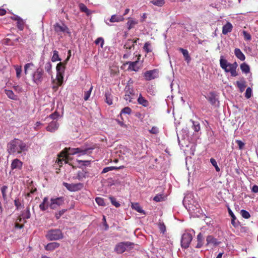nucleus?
Wrapping results in <instances>:
<instances>
[{"label": "nucleus", "instance_id": "11", "mask_svg": "<svg viewBox=\"0 0 258 258\" xmlns=\"http://www.w3.org/2000/svg\"><path fill=\"white\" fill-rule=\"evenodd\" d=\"M64 200L63 197H59L57 198H52L50 200V204L49 207L52 209H56L59 206L63 204Z\"/></svg>", "mask_w": 258, "mask_h": 258}, {"label": "nucleus", "instance_id": "45", "mask_svg": "<svg viewBox=\"0 0 258 258\" xmlns=\"http://www.w3.org/2000/svg\"><path fill=\"white\" fill-rule=\"evenodd\" d=\"M240 214L245 219H248L250 217L249 212L245 210H241L240 211Z\"/></svg>", "mask_w": 258, "mask_h": 258}, {"label": "nucleus", "instance_id": "53", "mask_svg": "<svg viewBox=\"0 0 258 258\" xmlns=\"http://www.w3.org/2000/svg\"><path fill=\"white\" fill-rule=\"evenodd\" d=\"M110 200L113 205L117 208L120 206V204L116 201V199L113 197H110Z\"/></svg>", "mask_w": 258, "mask_h": 258}, {"label": "nucleus", "instance_id": "64", "mask_svg": "<svg viewBox=\"0 0 258 258\" xmlns=\"http://www.w3.org/2000/svg\"><path fill=\"white\" fill-rule=\"evenodd\" d=\"M251 190L254 193L258 192V186L256 185H254L251 188Z\"/></svg>", "mask_w": 258, "mask_h": 258}, {"label": "nucleus", "instance_id": "7", "mask_svg": "<svg viewBox=\"0 0 258 258\" xmlns=\"http://www.w3.org/2000/svg\"><path fill=\"white\" fill-rule=\"evenodd\" d=\"M133 245V243L129 241L119 242L116 245L114 250L118 254H121L124 252L127 247Z\"/></svg>", "mask_w": 258, "mask_h": 258}, {"label": "nucleus", "instance_id": "39", "mask_svg": "<svg viewBox=\"0 0 258 258\" xmlns=\"http://www.w3.org/2000/svg\"><path fill=\"white\" fill-rule=\"evenodd\" d=\"M14 67L16 72V76L19 79L21 77V74L22 72V67L21 66H19L18 65L15 66Z\"/></svg>", "mask_w": 258, "mask_h": 258}, {"label": "nucleus", "instance_id": "19", "mask_svg": "<svg viewBox=\"0 0 258 258\" xmlns=\"http://www.w3.org/2000/svg\"><path fill=\"white\" fill-rule=\"evenodd\" d=\"M60 246L59 243L56 242H52L48 243L45 246V249L48 251H52L58 248Z\"/></svg>", "mask_w": 258, "mask_h": 258}, {"label": "nucleus", "instance_id": "28", "mask_svg": "<svg viewBox=\"0 0 258 258\" xmlns=\"http://www.w3.org/2000/svg\"><path fill=\"white\" fill-rule=\"evenodd\" d=\"M190 121L192 123V128L195 132H198L201 130L200 123L199 121H194L192 119H190Z\"/></svg>", "mask_w": 258, "mask_h": 258}, {"label": "nucleus", "instance_id": "49", "mask_svg": "<svg viewBox=\"0 0 258 258\" xmlns=\"http://www.w3.org/2000/svg\"><path fill=\"white\" fill-rule=\"evenodd\" d=\"M252 95V90L250 87H248L245 93V97L247 99H249L251 97Z\"/></svg>", "mask_w": 258, "mask_h": 258}, {"label": "nucleus", "instance_id": "61", "mask_svg": "<svg viewBox=\"0 0 258 258\" xmlns=\"http://www.w3.org/2000/svg\"><path fill=\"white\" fill-rule=\"evenodd\" d=\"M14 204L17 209H20V207L21 206V204L20 202L19 201V199H16L14 201Z\"/></svg>", "mask_w": 258, "mask_h": 258}, {"label": "nucleus", "instance_id": "26", "mask_svg": "<svg viewBox=\"0 0 258 258\" xmlns=\"http://www.w3.org/2000/svg\"><path fill=\"white\" fill-rule=\"evenodd\" d=\"M139 39L134 40L132 39H128L124 44V47L126 49H131L134 47L135 44L137 43V40Z\"/></svg>", "mask_w": 258, "mask_h": 258}, {"label": "nucleus", "instance_id": "17", "mask_svg": "<svg viewBox=\"0 0 258 258\" xmlns=\"http://www.w3.org/2000/svg\"><path fill=\"white\" fill-rule=\"evenodd\" d=\"M23 166V162L18 159H15L13 160L11 167L12 170L18 169H21Z\"/></svg>", "mask_w": 258, "mask_h": 258}, {"label": "nucleus", "instance_id": "43", "mask_svg": "<svg viewBox=\"0 0 258 258\" xmlns=\"http://www.w3.org/2000/svg\"><path fill=\"white\" fill-rule=\"evenodd\" d=\"M137 22L132 19H130L127 22V25L128 26V29L130 30L134 27V26L137 24Z\"/></svg>", "mask_w": 258, "mask_h": 258}, {"label": "nucleus", "instance_id": "36", "mask_svg": "<svg viewBox=\"0 0 258 258\" xmlns=\"http://www.w3.org/2000/svg\"><path fill=\"white\" fill-rule=\"evenodd\" d=\"M61 59L59 58L58 55V52L57 50H54L53 51V55L51 58V61L52 62H55L57 61H60Z\"/></svg>", "mask_w": 258, "mask_h": 258}, {"label": "nucleus", "instance_id": "51", "mask_svg": "<svg viewBox=\"0 0 258 258\" xmlns=\"http://www.w3.org/2000/svg\"><path fill=\"white\" fill-rule=\"evenodd\" d=\"M236 84L240 92H243L245 87L244 84L242 82H240L239 81H237Z\"/></svg>", "mask_w": 258, "mask_h": 258}, {"label": "nucleus", "instance_id": "58", "mask_svg": "<svg viewBox=\"0 0 258 258\" xmlns=\"http://www.w3.org/2000/svg\"><path fill=\"white\" fill-rule=\"evenodd\" d=\"M66 210L62 209L61 210H60L58 213H56L55 215L56 219H59L60 217L66 212Z\"/></svg>", "mask_w": 258, "mask_h": 258}, {"label": "nucleus", "instance_id": "50", "mask_svg": "<svg viewBox=\"0 0 258 258\" xmlns=\"http://www.w3.org/2000/svg\"><path fill=\"white\" fill-rule=\"evenodd\" d=\"M7 189H8V186L7 185H4L2 187V189H1L3 198L4 200H6L7 199L6 192H7Z\"/></svg>", "mask_w": 258, "mask_h": 258}, {"label": "nucleus", "instance_id": "10", "mask_svg": "<svg viewBox=\"0 0 258 258\" xmlns=\"http://www.w3.org/2000/svg\"><path fill=\"white\" fill-rule=\"evenodd\" d=\"M93 148H86L84 146H82L80 148H74L75 155H78V156L80 157L82 155H84L89 153H91Z\"/></svg>", "mask_w": 258, "mask_h": 258}, {"label": "nucleus", "instance_id": "52", "mask_svg": "<svg viewBox=\"0 0 258 258\" xmlns=\"http://www.w3.org/2000/svg\"><path fill=\"white\" fill-rule=\"evenodd\" d=\"M242 34L244 37V38L245 40H250L251 39V35L249 33L245 31H242Z\"/></svg>", "mask_w": 258, "mask_h": 258}, {"label": "nucleus", "instance_id": "24", "mask_svg": "<svg viewBox=\"0 0 258 258\" xmlns=\"http://www.w3.org/2000/svg\"><path fill=\"white\" fill-rule=\"evenodd\" d=\"M30 212L29 210V208L28 207L27 208L25 211L23 212L21 215V217H20L19 219H18V220L19 222L22 221V219H23L24 220L28 219L30 218Z\"/></svg>", "mask_w": 258, "mask_h": 258}, {"label": "nucleus", "instance_id": "16", "mask_svg": "<svg viewBox=\"0 0 258 258\" xmlns=\"http://www.w3.org/2000/svg\"><path fill=\"white\" fill-rule=\"evenodd\" d=\"M59 124L57 121H52L46 127V130L50 132H54L58 128Z\"/></svg>", "mask_w": 258, "mask_h": 258}, {"label": "nucleus", "instance_id": "23", "mask_svg": "<svg viewBox=\"0 0 258 258\" xmlns=\"http://www.w3.org/2000/svg\"><path fill=\"white\" fill-rule=\"evenodd\" d=\"M228 212L229 215L232 218V220H231L232 225L235 227H237L239 224V222L235 221V220H236L235 216L234 215V214L232 212V210L229 208H228Z\"/></svg>", "mask_w": 258, "mask_h": 258}, {"label": "nucleus", "instance_id": "48", "mask_svg": "<svg viewBox=\"0 0 258 258\" xmlns=\"http://www.w3.org/2000/svg\"><path fill=\"white\" fill-rule=\"evenodd\" d=\"M143 48L144 50L147 53L152 51V49L151 48V44L149 42H147L145 43Z\"/></svg>", "mask_w": 258, "mask_h": 258}, {"label": "nucleus", "instance_id": "47", "mask_svg": "<svg viewBox=\"0 0 258 258\" xmlns=\"http://www.w3.org/2000/svg\"><path fill=\"white\" fill-rule=\"evenodd\" d=\"M210 162L212 164V165L215 167L216 171L219 172L220 171V168L218 167L216 160L214 158H211Z\"/></svg>", "mask_w": 258, "mask_h": 258}, {"label": "nucleus", "instance_id": "29", "mask_svg": "<svg viewBox=\"0 0 258 258\" xmlns=\"http://www.w3.org/2000/svg\"><path fill=\"white\" fill-rule=\"evenodd\" d=\"M44 69L49 75L51 76V78H52V64L50 61H48L45 64Z\"/></svg>", "mask_w": 258, "mask_h": 258}, {"label": "nucleus", "instance_id": "1", "mask_svg": "<svg viewBox=\"0 0 258 258\" xmlns=\"http://www.w3.org/2000/svg\"><path fill=\"white\" fill-rule=\"evenodd\" d=\"M28 147L22 140L15 139L8 144V151L10 154H20L28 150Z\"/></svg>", "mask_w": 258, "mask_h": 258}, {"label": "nucleus", "instance_id": "37", "mask_svg": "<svg viewBox=\"0 0 258 258\" xmlns=\"http://www.w3.org/2000/svg\"><path fill=\"white\" fill-rule=\"evenodd\" d=\"M150 3L155 6H156L158 7H162L164 5L165 1L164 0H152L150 2Z\"/></svg>", "mask_w": 258, "mask_h": 258}, {"label": "nucleus", "instance_id": "41", "mask_svg": "<svg viewBox=\"0 0 258 258\" xmlns=\"http://www.w3.org/2000/svg\"><path fill=\"white\" fill-rule=\"evenodd\" d=\"M131 111H132L131 109L128 107H125L124 108H123L121 110L120 113L119 114V116H120L121 120H122V118L121 117V115L122 113L130 114H131Z\"/></svg>", "mask_w": 258, "mask_h": 258}, {"label": "nucleus", "instance_id": "54", "mask_svg": "<svg viewBox=\"0 0 258 258\" xmlns=\"http://www.w3.org/2000/svg\"><path fill=\"white\" fill-rule=\"evenodd\" d=\"M235 142L237 144L239 150H242L244 148L245 144L242 141L236 140Z\"/></svg>", "mask_w": 258, "mask_h": 258}, {"label": "nucleus", "instance_id": "63", "mask_svg": "<svg viewBox=\"0 0 258 258\" xmlns=\"http://www.w3.org/2000/svg\"><path fill=\"white\" fill-rule=\"evenodd\" d=\"M34 66L33 63H32V62H30V63H26L25 66H24V69H25V70H27L28 71V70L32 67H33Z\"/></svg>", "mask_w": 258, "mask_h": 258}, {"label": "nucleus", "instance_id": "25", "mask_svg": "<svg viewBox=\"0 0 258 258\" xmlns=\"http://www.w3.org/2000/svg\"><path fill=\"white\" fill-rule=\"evenodd\" d=\"M64 74L56 73V80L57 81V86L56 88H58L63 83Z\"/></svg>", "mask_w": 258, "mask_h": 258}, {"label": "nucleus", "instance_id": "27", "mask_svg": "<svg viewBox=\"0 0 258 258\" xmlns=\"http://www.w3.org/2000/svg\"><path fill=\"white\" fill-rule=\"evenodd\" d=\"M179 50L182 52L185 60L187 62H189L191 60V58L189 55L188 51L186 49L182 48H180Z\"/></svg>", "mask_w": 258, "mask_h": 258}, {"label": "nucleus", "instance_id": "20", "mask_svg": "<svg viewBox=\"0 0 258 258\" xmlns=\"http://www.w3.org/2000/svg\"><path fill=\"white\" fill-rule=\"evenodd\" d=\"M233 26L230 22H227L225 25L223 26L222 33L224 35L230 32L232 30Z\"/></svg>", "mask_w": 258, "mask_h": 258}, {"label": "nucleus", "instance_id": "14", "mask_svg": "<svg viewBox=\"0 0 258 258\" xmlns=\"http://www.w3.org/2000/svg\"><path fill=\"white\" fill-rule=\"evenodd\" d=\"M69 58H70V57H69V56H68V58L63 62H60L57 64L56 67V73H60V74H64V71H65V69H66L65 65L67 63Z\"/></svg>", "mask_w": 258, "mask_h": 258}, {"label": "nucleus", "instance_id": "18", "mask_svg": "<svg viewBox=\"0 0 258 258\" xmlns=\"http://www.w3.org/2000/svg\"><path fill=\"white\" fill-rule=\"evenodd\" d=\"M206 241L207 245H211L213 246H217L220 243V242L212 235H209L207 237Z\"/></svg>", "mask_w": 258, "mask_h": 258}, {"label": "nucleus", "instance_id": "8", "mask_svg": "<svg viewBox=\"0 0 258 258\" xmlns=\"http://www.w3.org/2000/svg\"><path fill=\"white\" fill-rule=\"evenodd\" d=\"M54 29L58 35H60L62 33L70 34L69 28L64 24L60 25L58 23H56L54 25Z\"/></svg>", "mask_w": 258, "mask_h": 258}, {"label": "nucleus", "instance_id": "46", "mask_svg": "<svg viewBox=\"0 0 258 258\" xmlns=\"http://www.w3.org/2000/svg\"><path fill=\"white\" fill-rule=\"evenodd\" d=\"M95 201L99 206H104L105 205L104 199L100 197H97Z\"/></svg>", "mask_w": 258, "mask_h": 258}, {"label": "nucleus", "instance_id": "57", "mask_svg": "<svg viewBox=\"0 0 258 258\" xmlns=\"http://www.w3.org/2000/svg\"><path fill=\"white\" fill-rule=\"evenodd\" d=\"M149 132L152 134L156 135L159 133V128L157 126H154L149 130Z\"/></svg>", "mask_w": 258, "mask_h": 258}, {"label": "nucleus", "instance_id": "60", "mask_svg": "<svg viewBox=\"0 0 258 258\" xmlns=\"http://www.w3.org/2000/svg\"><path fill=\"white\" fill-rule=\"evenodd\" d=\"M48 204H44V203H41L39 205V208L41 210L44 211H45L47 208H48Z\"/></svg>", "mask_w": 258, "mask_h": 258}, {"label": "nucleus", "instance_id": "31", "mask_svg": "<svg viewBox=\"0 0 258 258\" xmlns=\"http://www.w3.org/2000/svg\"><path fill=\"white\" fill-rule=\"evenodd\" d=\"M240 69L241 71L245 74H247L250 71V68L249 66L244 62L240 64Z\"/></svg>", "mask_w": 258, "mask_h": 258}, {"label": "nucleus", "instance_id": "59", "mask_svg": "<svg viewBox=\"0 0 258 258\" xmlns=\"http://www.w3.org/2000/svg\"><path fill=\"white\" fill-rule=\"evenodd\" d=\"M59 116V113L55 111L54 113L50 114L48 117H49L50 118H51L52 119L55 120V119H57Z\"/></svg>", "mask_w": 258, "mask_h": 258}, {"label": "nucleus", "instance_id": "30", "mask_svg": "<svg viewBox=\"0 0 258 258\" xmlns=\"http://www.w3.org/2000/svg\"><path fill=\"white\" fill-rule=\"evenodd\" d=\"M138 101L140 104H141L145 107H147L149 105L148 101L145 99V98H144L141 94L138 99Z\"/></svg>", "mask_w": 258, "mask_h": 258}, {"label": "nucleus", "instance_id": "3", "mask_svg": "<svg viewBox=\"0 0 258 258\" xmlns=\"http://www.w3.org/2000/svg\"><path fill=\"white\" fill-rule=\"evenodd\" d=\"M74 148H66L60 153L57 159V163L60 166H61L63 162L65 163H68V161L71 159L70 155H75V151H73Z\"/></svg>", "mask_w": 258, "mask_h": 258}, {"label": "nucleus", "instance_id": "55", "mask_svg": "<svg viewBox=\"0 0 258 258\" xmlns=\"http://www.w3.org/2000/svg\"><path fill=\"white\" fill-rule=\"evenodd\" d=\"M95 43L96 45L100 44V46L102 47L104 44V40L102 38L99 37L95 40Z\"/></svg>", "mask_w": 258, "mask_h": 258}, {"label": "nucleus", "instance_id": "13", "mask_svg": "<svg viewBox=\"0 0 258 258\" xmlns=\"http://www.w3.org/2000/svg\"><path fill=\"white\" fill-rule=\"evenodd\" d=\"M125 95L124 99L128 102H132V99L134 96V90L132 88H131L129 85H126L124 89Z\"/></svg>", "mask_w": 258, "mask_h": 258}, {"label": "nucleus", "instance_id": "12", "mask_svg": "<svg viewBox=\"0 0 258 258\" xmlns=\"http://www.w3.org/2000/svg\"><path fill=\"white\" fill-rule=\"evenodd\" d=\"M144 77L147 81L153 80L158 77V71L156 69L146 71L144 73Z\"/></svg>", "mask_w": 258, "mask_h": 258}, {"label": "nucleus", "instance_id": "33", "mask_svg": "<svg viewBox=\"0 0 258 258\" xmlns=\"http://www.w3.org/2000/svg\"><path fill=\"white\" fill-rule=\"evenodd\" d=\"M105 102L106 103H107L108 105H111L112 104V96L108 91L105 92Z\"/></svg>", "mask_w": 258, "mask_h": 258}, {"label": "nucleus", "instance_id": "35", "mask_svg": "<svg viewBox=\"0 0 258 258\" xmlns=\"http://www.w3.org/2000/svg\"><path fill=\"white\" fill-rule=\"evenodd\" d=\"M5 93L9 98L11 99L16 100L17 96L14 94V92L10 90H5Z\"/></svg>", "mask_w": 258, "mask_h": 258}, {"label": "nucleus", "instance_id": "62", "mask_svg": "<svg viewBox=\"0 0 258 258\" xmlns=\"http://www.w3.org/2000/svg\"><path fill=\"white\" fill-rule=\"evenodd\" d=\"M115 121H116L118 123V124H119V125H120V126H121V127H125V128H126V124H125L122 120H119V119H118V118L115 119Z\"/></svg>", "mask_w": 258, "mask_h": 258}, {"label": "nucleus", "instance_id": "9", "mask_svg": "<svg viewBox=\"0 0 258 258\" xmlns=\"http://www.w3.org/2000/svg\"><path fill=\"white\" fill-rule=\"evenodd\" d=\"M63 185L71 191H76L81 190L83 187V184L81 183H68L63 182Z\"/></svg>", "mask_w": 258, "mask_h": 258}, {"label": "nucleus", "instance_id": "15", "mask_svg": "<svg viewBox=\"0 0 258 258\" xmlns=\"http://www.w3.org/2000/svg\"><path fill=\"white\" fill-rule=\"evenodd\" d=\"M126 63L128 64V70L129 71L138 72L140 69V67L139 66V62L138 60L127 61Z\"/></svg>", "mask_w": 258, "mask_h": 258}, {"label": "nucleus", "instance_id": "32", "mask_svg": "<svg viewBox=\"0 0 258 258\" xmlns=\"http://www.w3.org/2000/svg\"><path fill=\"white\" fill-rule=\"evenodd\" d=\"M132 208L140 213L145 214L144 211L137 203L132 204Z\"/></svg>", "mask_w": 258, "mask_h": 258}, {"label": "nucleus", "instance_id": "6", "mask_svg": "<svg viewBox=\"0 0 258 258\" xmlns=\"http://www.w3.org/2000/svg\"><path fill=\"white\" fill-rule=\"evenodd\" d=\"M193 234H195V231L193 230L185 231L182 234L181 240V245L182 248H186L189 247L192 239Z\"/></svg>", "mask_w": 258, "mask_h": 258}, {"label": "nucleus", "instance_id": "21", "mask_svg": "<svg viewBox=\"0 0 258 258\" xmlns=\"http://www.w3.org/2000/svg\"><path fill=\"white\" fill-rule=\"evenodd\" d=\"M124 18L123 16L113 15L109 19V21L112 23L119 22L123 21Z\"/></svg>", "mask_w": 258, "mask_h": 258}, {"label": "nucleus", "instance_id": "40", "mask_svg": "<svg viewBox=\"0 0 258 258\" xmlns=\"http://www.w3.org/2000/svg\"><path fill=\"white\" fill-rule=\"evenodd\" d=\"M86 173L84 171H79L77 172L76 178L80 180H82L83 178H86Z\"/></svg>", "mask_w": 258, "mask_h": 258}, {"label": "nucleus", "instance_id": "2", "mask_svg": "<svg viewBox=\"0 0 258 258\" xmlns=\"http://www.w3.org/2000/svg\"><path fill=\"white\" fill-rule=\"evenodd\" d=\"M220 66L225 72L230 73L231 76L236 77L238 75V73L236 72L238 64L236 62L231 63L228 62V61L224 58L223 55H221L220 59Z\"/></svg>", "mask_w": 258, "mask_h": 258}, {"label": "nucleus", "instance_id": "5", "mask_svg": "<svg viewBox=\"0 0 258 258\" xmlns=\"http://www.w3.org/2000/svg\"><path fill=\"white\" fill-rule=\"evenodd\" d=\"M45 237L50 241H54L62 239L63 234L59 229H54L48 230Z\"/></svg>", "mask_w": 258, "mask_h": 258}, {"label": "nucleus", "instance_id": "44", "mask_svg": "<svg viewBox=\"0 0 258 258\" xmlns=\"http://www.w3.org/2000/svg\"><path fill=\"white\" fill-rule=\"evenodd\" d=\"M17 26L20 30H23L24 28V21L22 19H20L19 20L17 21Z\"/></svg>", "mask_w": 258, "mask_h": 258}, {"label": "nucleus", "instance_id": "38", "mask_svg": "<svg viewBox=\"0 0 258 258\" xmlns=\"http://www.w3.org/2000/svg\"><path fill=\"white\" fill-rule=\"evenodd\" d=\"M79 8L82 12L85 13L87 15H90V12L89 10L84 4H80L79 5Z\"/></svg>", "mask_w": 258, "mask_h": 258}, {"label": "nucleus", "instance_id": "22", "mask_svg": "<svg viewBox=\"0 0 258 258\" xmlns=\"http://www.w3.org/2000/svg\"><path fill=\"white\" fill-rule=\"evenodd\" d=\"M234 54L235 56L241 61H243L245 59L244 54L239 48H235L234 50Z\"/></svg>", "mask_w": 258, "mask_h": 258}, {"label": "nucleus", "instance_id": "42", "mask_svg": "<svg viewBox=\"0 0 258 258\" xmlns=\"http://www.w3.org/2000/svg\"><path fill=\"white\" fill-rule=\"evenodd\" d=\"M92 89H93V86H91V87L89 88V90L85 92L84 99L85 101H87V100H88L89 99V97L90 96V95H91V93Z\"/></svg>", "mask_w": 258, "mask_h": 258}, {"label": "nucleus", "instance_id": "56", "mask_svg": "<svg viewBox=\"0 0 258 258\" xmlns=\"http://www.w3.org/2000/svg\"><path fill=\"white\" fill-rule=\"evenodd\" d=\"M153 200L157 202H161L163 201L164 197L162 195H157L155 197H154Z\"/></svg>", "mask_w": 258, "mask_h": 258}, {"label": "nucleus", "instance_id": "4", "mask_svg": "<svg viewBox=\"0 0 258 258\" xmlns=\"http://www.w3.org/2000/svg\"><path fill=\"white\" fill-rule=\"evenodd\" d=\"M45 77L43 70L41 68L37 69L31 75L33 82L37 85L41 84Z\"/></svg>", "mask_w": 258, "mask_h": 258}, {"label": "nucleus", "instance_id": "34", "mask_svg": "<svg viewBox=\"0 0 258 258\" xmlns=\"http://www.w3.org/2000/svg\"><path fill=\"white\" fill-rule=\"evenodd\" d=\"M208 100L212 105H216L217 99L214 93H210Z\"/></svg>", "mask_w": 258, "mask_h": 258}]
</instances>
